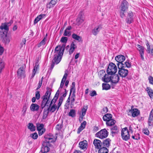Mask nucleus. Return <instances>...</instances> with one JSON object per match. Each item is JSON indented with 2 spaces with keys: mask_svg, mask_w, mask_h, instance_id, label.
<instances>
[{
  "mask_svg": "<svg viewBox=\"0 0 153 153\" xmlns=\"http://www.w3.org/2000/svg\"><path fill=\"white\" fill-rule=\"evenodd\" d=\"M56 0H51L49 4L47 5V7L50 8L53 7L56 4Z\"/></svg>",
  "mask_w": 153,
  "mask_h": 153,
  "instance_id": "f704fd0d",
  "label": "nucleus"
},
{
  "mask_svg": "<svg viewBox=\"0 0 153 153\" xmlns=\"http://www.w3.org/2000/svg\"><path fill=\"white\" fill-rule=\"evenodd\" d=\"M65 46V44H64L61 46L58 45L56 47L54 51L55 54L51 65V70L53 68L55 64H58L60 62Z\"/></svg>",
  "mask_w": 153,
  "mask_h": 153,
  "instance_id": "f03ea898",
  "label": "nucleus"
},
{
  "mask_svg": "<svg viewBox=\"0 0 153 153\" xmlns=\"http://www.w3.org/2000/svg\"><path fill=\"white\" fill-rule=\"evenodd\" d=\"M102 90H108L110 89V85L107 84L103 83L102 84Z\"/></svg>",
  "mask_w": 153,
  "mask_h": 153,
  "instance_id": "37998d69",
  "label": "nucleus"
},
{
  "mask_svg": "<svg viewBox=\"0 0 153 153\" xmlns=\"http://www.w3.org/2000/svg\"><path fill=\"white\" fill-rule=\"evenodd\" d=\"M72 38L75 40L80 42L82 40V38L75 33H73L72 35Z\"/></svg>",
  "mask_w": 153,
  "mask_h": 153,
  "instance_id": "4c0bfd02",
  "label": "nucleus"
},
{
  "mask_svg": "<svg viewBox=\"0 0 153 153\" xmlns=\"http://www.w3.org/2000/svg\"><path fill=\"white\" fill-rule=\"evenodd\" d=\"M98 129H99V128H98V127H97V126H95L94 127V128H93V130L95 131H97L98 130Z\"/></svg>",
  "mask_w": 153,
  "mask_h": 153,
  "instance_id": "774afa93",
  "label": "nucleus"
},
{
  "mask_svg": "<svg viewBox=\"0 0 153 153\" xmlns=\"http://www.w3.org/2000/svg\"><path fill=\"white\" fill-rule=\"evenodd\" d=\"M39 108V106L36 103H32L30 106V110L33 111H38Z\"/></svg>",
  "mask_w": 153,
  "mask_h": 153,
  "instance_id": "a878e982",
  "label": "nucleus"
},
{
  "mask_svg": "<svg viewBox=\"0 0 153 153\" xmlns=\"http://www.w3.org/2000/svg\"><path fill=\"white\" fill-rule=\"evenodd\" d=\"M0 28L1 29V30L2 31H1L0 32V33L1 34H3V32H6V33H7V32L9 30V28L8 26H7V25H6L5 24L3 25H1L0 27Z\"/></svg>",
  "mask_w": 153,
  "mask_h": 153,
  "instance_id": "c756f323",
  "label": "nucleus"
},
{
  "mask_svg": "<svg viewBox=\"0 0 153 153\" xmlns=\"http://www.w3.org/2000/svg\"><path fill=\"white\" fill-rule=\"evenodd\" d=\"M131 113L133 117H135L137 116L140 113V111L137 108H134L129 111Z\"/></svg>",
  "mask_w": 153,
  "mask_h": 153,
  "instance_id": "4be33fe9",
  "label": "nucleus"
},
{
  "mask_svg": "<svg viewBox=\"0 0 153 153\" xmlns=\"http://www.w3.org/2000/svg\"><path fill=\"white\" fill-rule=\"evenodd\" d=\"M76 113L74 109H71L70 112L68 113V115L72 117L75 116Z\"/></svg>",
  "mask_w": 153,
  "mask_h": 153,
  "instance_id": "c03bdc74",
  "label": "nucleus"
},
{
  "mask_svg": "<svg viewBox=\"0 0 153 153\" xmlns=\"http://www.w3.org/2000/svg\"><path fill=\"white\" fill-rule=\"evenodd\" d=\"M25 68L24 66L21 67L18 70L17 74L19 78H24L26 76Z\"/></svg>",
  "mask_w": 153,
  "mask_h": 153,
  "instance_id": "6e6552de",
  "label": "nucleus"
},
{
  "mask_svg": "<svg viewBox=\"0 0 153 153\" xmlns=\"http://www.w3.org/2000/svg\"><path fill=\"white\" fill-rule=\"evenodd\" d=\"M1 35L3 38V42L6 44H8L10 42V37L7 36L6 32H3V34H1Z\"/></svg>",
  "mask_w": 153,
  "mask_h": 153,
  "instance_id": "f8f14e48",
  "label": "nucleus"
},
{
  "mask_svg": "<svg viewBox=\"0 0 153 153\" xmlns=\"http://www.w3.org/2000/svg\"><path fill=\"white\" fill-rule=\"evenodd\" d=\"M87 145V142L86 140L81 141L79 143V147L82 149H86Z\"/></svg>",
  "mask_w": 153,
  "mask_h": 153,
  "instance_id": "5701e85b",
  "label": "nucleus"
},
{
  "mask_svg": "<svg viewBox=\"0 0 153 153\" xmlns=\"http://www.w3.org/2000/svg\"><path fill=\"white\" fill-rule=\"evenodd\" d=\"M45 16V14H41L38 16L35 19L34 21V24H36L39 21L43 18Z\"/></svg>",
  "mask_w": 153,
  "mask_h": 153,
  "instance_id": "c85d7f7f",
  "label": "nucleus"
},
{
  "mask_svg": "<svg viewBox=\"0 0 153 153\" xmlns=\"http://www.w3.org/2000/svg\"><path fill=\"white\" fill-rule=\"evenodd\" d=\"M90 95L91 97H94L97 95L96 92L95 91H92L90 94Z\"/></svg>",
  "mask_w": 153,
  "mask_h": 153,
  "instance_id": "0e129e2a",
  "label": "nucleus"
},
{
  "mask_svg": "<svg viewBox=\"0 0 153 153\" xmlns=\"http://www.w3.org/2000/svg\"><path fill=\"white\" fill-rule=\"evenodd\" d=\"M50 146L48 143L47 144L46 143L43 141L41 151L42 152V153L48 152L50 150L49 148V147Z\"/></svg>",
  "mask_w": 153,
  "mask_h": 153,
  "instance_id": "9b49d317",
  "label": "nucleus"
},
{
  "mask_svg": "<svg viewBox=\"0 0 153 153\" xmlns=\"http://www.w3.org/2000/svg\"><path fill=\"white\" fill-rule=\"evenodd\" d=\"M65 81H64L62 80L61 81V83L60 84V85L59 88V89L58 90H59V91H61V88H62L64 85V83L65 82Z\"/></svg>",
  "mask_w": 153,
  "mask_h": 153,
  "instance_id": "6e6d98bb",
  "label": "nucleus"
},
{
  "mask_svg": "<svg viewBox=\"0 0 153 153\" xmlns=\"http://www.w3.org/2000/svg\"><path fill=\"white\" fill-rule=\"evenodd\" d=\"M84 20V18L83 16L81 14H79L76 20V25H79L83 22Z\"/></svg>",
  "mask_w": 153,
  "mask_h": 153,
  "instance_id": "aec40b11",
  "label": "nucleus"
},
{
  "mask_svg": "<svg viewBox=\"0 0 153 153\" xmlns=\"http://www.w3.org/2000/svg\"><path fill=\"white\" fill-rule=\"evenodd\" d=\"M117 71V68L115 65L112 62L110 63L107 70V73L113 75L115 74Z\"/></svg>",
  "mask_w": 153,
  "mask_h": 153,
  "instance_id": "20e7f679",
  "label": "nucleus"
},
{
  "mask_svg": "<svg viewBox=\"0 0 153 153\" xmlns=\"http://www.w3.org/2000/svg\"><path fill=\"white\" fill-rule=\"evenodd\" d=\"M121 65V66L119 65L118 67L119 69L118 74L122 77H125L128 74V71L126 69L124 66H122L123 65L122 64Z\"/></svg>",
  "mask_w": 153,
  "mask_h": 153,
  "instance_id": "39448f33",
  "label": "nucleus"
},
{
  "mask_svg": "<svg viewBox=\"0 0 153 153\" xmlns=\"http://www.w3.org/2000/svg\"><path fill=\"white\" fill-rule=\"evenodd\" d=\"M30 137L33 139L35 140L37 139L38 137V135L37 133H34L31 134L30 135Z\"/></svg>",
  "mask_w": 153,
  "mask_h": 153,
  "instance_id": "de8ad7c7",
  "label": "nucleus"
},
{
  "mask_svg": "<svg viewBox=\"0 0 153 153\" xmlns=\"http://www.w3.org/2000/svg\"><path fill=\"white\" fill-rule=\"evenodd\" d=\"M45 131V128L38 131L39 135V136L42 135Z\"/></svg>",
  "mask_w": 153,
  "mask_h": 153,
  "instance_id": "5fc2aeb1",
  "label": "nucleus"
},
{
  "mask_svg": "<svg viewBox=\"0 0 153 153\" xmlns=\"http://www.w3.org/2000/svg\"><path fill=\"white\" fill-rule=\"evenodd\" d=\"M148 123L150 126L153 125V108L151 110L149 116Z\"/></svg>",
  "mask_w": 153,
  "mask_h": 153,
  "instance_id": "f3484780",
  "label": "nucleus"
},
{
  "mask_svg": "<svg viewBox=\"0 0 153 153\" xmlns=\"http://www.w3.org/2000/svg\"><path fill=\"white\" fill-rule=\"evenodd\" d=\"M39 93L40 92L38 91H36V92L35 97L37 100L39 99L40 97V95Z\"/></svg>",
  "mask_w": 153,
  "mask_h": 153,
  "instance_id": "864d4df0",
  "label": "nucleus"
},
{
  "mask_svg": "<svg viewBox=\"0 0 153 153\" xmlns=\"http://www.w3.org/2000/svg\"><path fill=\"white\" fill-rule=\"evenodd\" d=\"M108 150L104 147L102 146L100 149L98 151L99 153H108Z\"/></svg>",
  "mask_w": 153,
  "mask_h": 153,
  "instance_id": "c9c22d12",
  "label": "nucleus"
},
{
  "mask_svg": "<svg viewBox=\"0 0 153 153\" xmlns=\"http://www.w3.org/2000/svg\"><path fill=\"white\" fill-rule=\"evenodd\" d=\"M47 91L46 92L45 94L42 97V102L41 108L43 109L45 106H48V110L52 112H54L55 111L56 109H58V105L56 104H53L51 106V105H48V104L49 103V99L51 93V88L47 87Z\"/></svg>",
  "mask_w": 153,
  "mask_h": 153,
  "instance_id": "f257e3e1",
  "label": "nucleus"
},
{
  "mask_svg": "<svg viewBox=\"0 0 153 153\" xmlns=\"http://www.w3.org/2000/svg\"><path fill=\"white\" fill-rule=\"evenodd\" d=\"M116 122L115 120L111 118L110 120H108L106 121V124L108 126H112L114 125Z\"/></svg>",
  "mask_w": 153,
  "mask_h": 153,
  "instance_id": "473e14b6",
  "label": "nucleus"
},
{
  "mask_svg": "<svg viewBox=\"0 0 153 153\" xmlns=\"http://www.w3.org/2000/svg\"><path fill=\"white\" fill-rule=\"evenodd\" d=\"M131 137L134 139L136 140H138L140 139V135L138 133L136 134L134 136L132 135Z\"/></svg>",
  "mask_w": 153,
  "mask_h": 153,
  "instance_id": "603ef678",
  "label": "nucleus"
},
{
  "mask_svg": "<svg viewBox=\"0 0 153 153\" xmlns=\"http://www.w3.org/2000/svg\"><path fill=\"white\" fill-rule=\"evenodd\" d=\"M143 132L146 135L149 134V131L147 128H145L143 130Z\"/></svg>",
  "mask_w": 153,
  "mask_h": 153,
  "instance_id": "13d9d810",
  "label": "nucleus"
},
{
  "mask_svg": "<svg viewBox=\"0 0 153 153\" xmlns=\"http://www.w3.org/2000/svg\"><path fill=\"white\" fill-rule=\"evenodd\" d=\"M128 3L126 0H124L121 5V9L120 12V17L123 18L125 16L124 14L125 12L128 10Z\"/></svg>",
  "mask_w": 153,
  "mask_h": 153,
  "instance_id": "7ed1b4c3",
  "label": "nucleus"
},
{
  "mask_svg": "<svg viewBox=\"0 0 153 153\" xmlns=\"http://www.w3.org/2000/svg\"><path fill=\"white\" fill-rule=\"evenodd\" d=\"M108 132L105 128L101 130L96 134V136L98 137L103 139L108 136Z\"/></svg>",
  "mask_w": 153,
  "mask_h": 153,
  "instance_id": "0eeeda50",
  "label": "nucleus"
},
{
  "mask_svg": "<svg viewBox=\"0 0 153 153\" xmlns=\"http://www.w3.org/2000/svg\"><path fill=\"white\" fill-rule=\"evenodd\" d=\"M26 41V39H22V41L21 43V47H22L24 45H25Z\"/></svg>",
  "mask_w": 153,
  "mask_h": 153,
  "instance_id": "69168bd1",
  "label": "nucleus"
},
{
  "mask_svg": "<svg viewBox=\"0 0 153 153\" xmlns=\"http://www.w3.org/2000/svg\"><path fill=\"white\" fill-rule=\"evenodd\" d=\"M95 148L99 149L102 146V143L101 141L98 139H95L93 142Z\"/></svg>",
  "mask_w": 153,
  "mask_h": 153,
  "instance_id": "4468645a",
  "label": "nucleus"
},
{
  "mask_svg": "<svg viewBox=\"0 0 153 153\" xmlns=\"http://www.w3.org/2000/svg\"><path fill=\"white\" fill-rule=\"evenodd\" d=\"M68 41V38L65 37H62L60 40V41L63 43H66Z\"/></svg>",
  "mask_w": 153,
  "mask_h": 153,
  "instance_id": "3c124183",
  "label": "nucleus"
},
{
  "mask_svg": "<svg viewBox=\"0 0 153 153\" xmlns=\"http://www.w3.org/2000/svg\"><path fill=\"white\" fill-rule=\"evenodd\" d=\"M108 108L107 107H106L104 108H103V109L102 110V112L103 113H106L107 112H108Z\"/></svg>",
  "mask_w": 153,
  "mask_h": 153,
  "instance_id": "338daca9",
  "label": "nucleus"
},
{
  "mask_svg": "<svg viewBox=\"0 0 153 153\" xmlns=\"http://www.w3.org/2000/svg\"><path fill=\"white\" fill-rule=\"evenodd\" d=\"M146 90L147 91L148 94L150 98L153 97V90L150 88L147 87L146 88Z\"/></svg>",
  "mask_w": 153,
  "mask_h": 153,
  "instance_id": "e433bc0d",
  "label": "nucleus"
},
{
  "mask_svg": "<svg viewBox=\"0 0 153 153\" xmlns=\"http://www.w3.org/2000/svg\"><path fill=\"white\" fill-rule=\"evenodd\" d=\"M76 47L77 46L75 44L74 42H72L70 46V48L69 53V54L70 55L71 54L74 52L75 49L76 48Z\"/></svg>",
  "mask_w": 153,
  "mask_h": 153,
  "instance_id": "cd10ccee",
  "label": "nucleus"
},
{
  "mask_svg": "<svg viewBox=\"0 0 153 153\" xmlns=\"http://www.w3.org/2000/svg\"><path fill=\"white\" fill-rule=\"evenodd\" d=\"M112 118V115L109 114H107L105 115L103 117V119L104 121H106L108 120H110Z\"/></svg>",
  "mask_w": 153,
  "mask_h": 153,
  "instance_id": "72a5a7b5",
  "label": "nucleus"
},
{
  "mask_svg": "<svg viewBox=\"0 0 153 153\" xmlns=\"http://www.w3.org/2000/svg\"><path fill=\"white\" fill-rule=\"evenodd\" d=\"M44 125L43 124L39 123L36 124L37 129L38 131L44 128Z\"/></svg>",
  "mask_w": 153,
  "mask_h": 153,
  "instance_id": "a18cd8bd",
  "label": "nucleus"
},
{
  "mask_svg": "<svg viewBox=\"0 0 153 153\" xmlns=\"http://www.w3.org/2000/svg\"><path fill=\"white\" fill-rule=\"evenodd\" d=\"M63 126L61 124H58L56 125V129L57 130H60L62 128Z\"/></svg>",
  "mask_w": 153,
  "mask_h": 153,
  "instance_id": "4d7b16f0",
  "label": "nucleus"
},
{
  "mask_svg": "<svg viewBox=\"0 0 153 153\" xmlns=\"http://www.w3.org/2000/svg\"><path fill=\"white\" fill-rule=\"evenodd\" d=\"M68 75V74L67 73H66V71H65V74H64L62 80H63V81H65L66 80V79L67 78Z\"/></svg>",
  "mask_w": 153,
  "mask_h": 153,
  "instance_id": "680f3d73",
  "label": "nucleus"
},
{
  "mask_svg": "<svg viewBox=\"0 0 153 153\" xmlns=\"http://www.w3.org/2000/svg\"><path fill=\"white\" fill-rule=\"evenodd\" d=\"M111 74H106L102 77V80L104 82H108L111 81Z\"/></svg>",
  "mask_w": 153,
  "mask_h": 153,
  "instance_id": "a211bd4d",
  "label": "nucleus"
},
{
  "mask_svg": "<svg viewBox=\"0 0 153 153\" xmlns=\"http://www.w3.org/2000/svg\"><path fill=\"white\" fill-rule=\"evenodd\" d=\"M119 80V77L118 75L114 74L111 75V81L112 83L116 84Z\"/></svg>",
  "mask_w": 153,
  "mask_h": 153,
  "instance_id": "dca6fc26",
  "label": "nucleus"
},
{
  "mask_svg": "<svg viewBox=\"0 0 153 153\" xmlns=\"http://www.w3.org/2000/svg\"><path fill=\"white\" fill-rule=\"evenodd\" d=\"M53 137L52 136L51 137H50L49 136H45L44 137L45 140L44 142L46 143L47 144L48 143L49 145L50 146V143L54 142L53 141Z\"/></svg>",
  "mask_w": 153,
  "mask_h": 153,
  "instance_id": "2eb2a0df",
  "label": "nucleus"
},
{
  "mask_svg": "<svg viewBox=\"0 0 153 153\" xmlns=\"http://www.w3.org/2000/svg\"><path fill=\"white\" fill-rule=\"evenodd\" d=\"M88 108L87 106H84L81 110L82 114L80 115H82V117L85 116L87 109Z\"/></svg>",
  "mask_w": 153,
  "mask_h": 153,
  "instance_id": "58836bf2",
  "label": "nucleus"
},
{
  "mask_svg": "<svg viewBox=\"0 0 153 153\" xmlns=\"http://www.w3.org/2000/svg\"><path fill=\"white\" fill-rule=\"evenodd\" d=\"M66 93H64L62 96H61L60 97L59 100V102L58 104L57 110H58V109H59L60 107V106L62 103V102L64 99V98L66 96Z\"/></svg>",
  "mask_w": 153,
  "mask_h": 153,
  "instance_id": "bb28decb",
  "label": "nucleus"
},
{
  "mask_svg": "<svg viewBox=\"0 0 153 153\" xmlns=\"http://www.w3.org/2000/svg\"><path fill=\"white\" fill-rule=\"evenodd\" d=\"M121 135L122 139L126 141L128 140L130 138L129 132L127 127L122 129Z\"/></svg>",
  "mask_w": 153,
  "mask_h": 153,
  "instance_id": "423d86ee",
  "label": "nucleus"
},
{
  "mask_svg": "<svg viewBox=\"0 0 153 153\" xmlns=\"http://www.w3.org/2000/svg\"><path fill=\"white\" fill-rule=\"evenodd\" d=\"M122 65H123L122 66H124L125 68H126V67L128 68H130L131 67V63L129 62L128 60L126 61L124 63V64L123 63Z\"/></svg>",
  "mask_w": 153,
  "mask_h": 153,
  "instance_id": "a19ab883",
  "label": "nucleus"
},
{
  "mask_svg": "<svg viewBox=\"0 0 153 153\" xmlns=\"http://www.w3.org/2000/svg\"><path fill=\"white\" fill-rule=\"evenodd\" d=\"M59 90H58L54 97L53 99L52 100L51 102L50 105H51L52 104H55V103L57 101V100L59 97Z\"/></svg>",
  "mask_w": 153,
  "mask_h": 153,
  "instance_id": "7c9ffc66",
  "label": "nucleus"
},
{
  "mask_svg": "<svg viewBox=\"0 0 153 153\" xmlns=\"http://www.w3.org/2000/svg\"><path fill=\"white\" fill-rule=\"evenodd\" d=\"M86 123V122L85 121H84L83 122V123H82L81 124L80 126L78 129V130L77 131V133L78 134L80 133V132L85 128V126Z\"/></svg>",
  "mask_w": 153,
  "mask_h": 153,
  "instance_id": "2f4dec72",
  "label": "nucleus"
},
{
  "mask_svg": "<svg viewBox=\"0 0 153 153\" xmlns=\"http://www.w3.org/2000/svg\"><path fill=\"white\" fill-rule=\"evenodd\" d=\"M148 79L149 83L153 85V77L152 76H150L149 77Z\"/></svg>",
  "mask_w": 153,
  "mask_h": 153,
  "instance_id": "052dcab7",
  "label": "nucleus"
},
{
  "mask_svg": "<svg viewBox=\"0 0 153 153\" xmlns=\"http://www.w3.org/2000/svg\"><path fill=\"white\" fill-rule=\"evenodd\" d=\"M111 133L112 135L117 134L119 131V129L117 126H115L111 128Z\"/></svg>",
  "mask_w": 153,
  "mask_h": 153,
  "instance_id": "b1692460",
  "label": "nucleus"
},
{
  "mask_svg": "<svg viewBox=\"0 0 153 153\" xmlns=\"http://www.w3.org/2000/svg\"><path fill=\"white\" fill-rule=\"evenodd\" d=\"M28 128L31 131H34L35 130V127L32 123H29L28 126Z\"/></svg>",
  "mask_w": 153,
  "mask_h": 153,
  "instance_id": "79ce46f5",
  "label": "nucleus"
},
{
  "mask_svg": "<svg viewBox=\"0 0 153 153\" xmlns=\"http://www.w3.org/2000/svg\"><path fill=\"white\" fill-rule=\"evenodd\" d=\"M46 40V37H45L43 39L38 45V47H40L42 45H44L45 44V41Z\"/></svg>",
  "mask_w": 153,
  "mask_h": 153,
  "instance_id": "49530a36",
  "label": "nucleus"
},
{
  "mask_svg": "<svg viewBox=\"0 0 153 153\" xmlns=\"http://www.w3.org/2000/svg\"><path fill=\"white\" fill-rule=\"evenodd\" d=\"M115 59L118 62L117 64L118 67L119 65L121 66V65L123 63L122 62L125 60V57L123 55H118L116 56Z\"/></svg>",
  "mask_w": 153,
  "mask_h": 153,
  "instance_id": "9d476101",
  "label": "nucleus"
},
{
  "mask_svg": "<svg viewBox=\"0 0 153 153\" xmlns=\"http://www.w3.org/2000/svg\"><path fill=\"white\" fill-rule=\"evenodd\" d=\"M111 140L109 138H107L102 143V146L105 147H109L110 145Z\"/></svg>",
  "mask_w": 153,
  "mask_h": 153,
  "instance_id": "393cba45",
  "label": "nucleus"
},
{
  "mask_svg": "<svg viewBox=\"0 0 153 153\" xmlns=\"http://www.w3.org/2000/svg\"><path fill=\"white\" fill-rule=\"evenodd\" d=\"M147 46L146 51L147 52L152 56H153V46H150L148 42L146 44Z\"/></svg>",
  "mask_w": 153,
  "mask_h": 153,
  "instance_id": "412c9836",
  "label": "nucleus"
},
{
  "mask_svg": "<svg viewBox=\"0 0 153 153\" xmlns=\"http://www.w3.org/2000/svg\"><path fill=\"white\" fill-rule=\"evenodd\" d=\"M35 65L34 67V68L33 69V70L34 71H37V69L38 68L39 66V64H38V60H37L35 63Z\"/></svg>",
  "mask_w": 153,
  "mask_h": 153,
  "instance_id": "bf43d9fd",
  "label": "nucleus"
},
{
  "mask_svg": "<svg viewBox=\"0 0 153 153\" xmlns=\"http://www.w3.org/2000/svg\"><path fill=\"white\" fill-rule=\"evenodd\" d=\"M134 15L131 11H129L128 12L127 18L126 21L127 23L130 24L134 21Z\"/></svg>",
  "mask_w": 153,
  "mask_h": 153,
  "instance_id": "1a4fd4ad",
  "label": "nucleus"
},
{
  "mask_svg": "<svg viewBox=\"0 0 153 153\" xmlns=\"http://www.w3.org/2000/svg\"><path fill=\"white\" fill-rule=\"evenodd\" d=\"M101 29V27L100 25L97 26L92 30L91 33L93 35L96 36Z\"/></svg>",
  "mask_w": 153,
  "mask_h": 153,
  "instance_id": "6ab92c4d",
  "label": "nucleus"
},
{
  "mask_svg": "<svg viewBox=\"0 0 153 153\" xmlns=\"http://www.w3.org/2000/svg\"><path fill=\"white\" fill-rule=\"evenodd\" d=\"M71 35V31L68 30H65V31L64 33L63 34V35L64 36H69Z\"/></svg>",
  "mask_w": 153,
  "mask_h": 153,
  "instance_id": "8fccbe9b",
  "label": "nucleus"
},
{
  "mask_svg": "<svg viewBox=\"0 0 153 153\" xmlns=\"http://www.w3.org/2000/svg\"><path fill=\"white\" fill-rule=\"evenodd\" d=\"M75 83L74 82H72V85L71 87V88L70 90V92L69 94L70 95H71L72 92H73L72 93H75Z\"/></svg>",
  "mask_w": 153,
  "mask_h": 153,
  "instance_id": "ea45409f",
  "label": "nucleus"
},
{
  "mask_svg": "<svg viewBox=\"0 0 153 153\" xmlns=\"http://www.w3.org/2000/svg\"><path fill=\"white\" fill-rule=\"evenodd\" d=\"M50 111L49 110H48V108L47 109L45 108L44 110V114H45V115H48L49 113V111Z\"/></svg>",
  "mask_w": 153,
  "mask_h": 153,
  "instance_id": "e2e57ef3",
  "label": "nucleus"
},
{
  "mask_svg": "<svg viewBox=\"0 0 153 153\" xmlns=\"http://www.w3.org/2000/svg\"><path fill=\"white\" fill-rule=\"evenodd\" d=\"M137 49L139 51V53L140 55V56L141 59L143 60H144V58L143 56L144 52V47L139 45H137Z\"/></svg>",
  "mask_w": 153,
  "mask_h": 153,
  "instance_id": "ddd939ff",
  "label": "nucleus"
},
{
  "mask_svg": "<svg viewBox=\"0 0 153 153\" xmlns=\"http://www.w3.org/2000/svg\"><path fill=\"white\" fill-rule=\"evenodd\" d=\"M98 73L100 77H102V76H103V77L106 74L105 71L103 70H100Z\"/></svg>",
  "mask_w": 153,
  "mask_h": 153,
  "instance_id": "09e8293b",
  "label": "nucleus"
}]
</instances>
